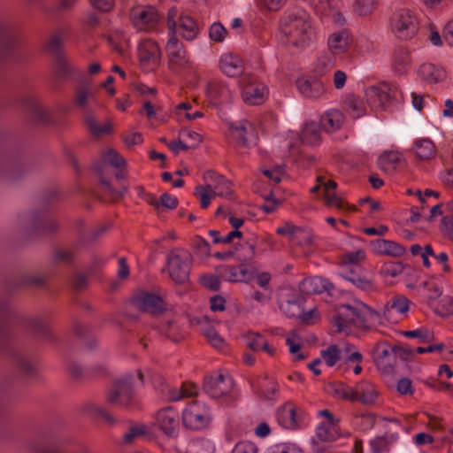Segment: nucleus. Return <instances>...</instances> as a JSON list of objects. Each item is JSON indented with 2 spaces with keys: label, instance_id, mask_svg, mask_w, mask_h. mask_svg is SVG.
Listing matches in <instances>:
<instances>
[{
  "label": "nucleus",
  "instance_id": "nucleus-15",
  "mask_svg": "<svg viewBox=\"0 0 453 453\" xmlns=\"http://www.w3.org/2000/svg\"><path fill=\"white\" fill-rule=\"evenodd\" d=\"M242 97L243 101L250 105H259L265 100V87L257 82L252 77H243L240 81Z\"/></svg>",
  "mask_w": 453,
  "mask_h": 453
},
{
  "label": "nucleus",
  "instance_id": "nucleus-51",
  "mask_svg": "<svg viewBox=\"0 0 453 453\" xmlns=\"http://www.w3.org/2000/svg\"><path fill=\"white\" fill-rule=\"evenodd\" d=\"M325 203L326 205L335 207L338 210L357 211V206L349 204L342 197L338 196L336 193L325 192Z\"/></svg>",
  "mask_w": 453,
  "mask_h": 453
},
{
  "label": "nucleus",
  "instance_id": "nucleus-52",
  "mask_svg": "<svg viewBox=\"0 0 453 453\" xmlns=\"http://www.w3.org/2000/svg\"><path fill=\"white\" fill-rule=\"evenodd\" d=\"M349 43V33L341 31L334 33L328 39L329 50L343 51Z\"/></svg>",
  "mask_w": 453,
  "mask_h": 453
},
{
  "label": "nucleus",
  "instance_id": "nucleus-29",
  "mask_svg": "<svg viewBox=\"0 0 453 453\" xmlns=\"http://www.w3.org/2000/svg\"><path fill=\"white\" fill-rule=\"evenodd\" d=\"M221 71L229 77H238L244 71L242 59L232 53L225 54L219 61Z\"/></svg>",
  "mask_w": 453,
  "mask_h": 453
},
{
  "label": "nucleus",
  "instance_id": "nucleus-6",
  "mask_svg": "<svg viewBox=\"0 0 453 453\" xmlns=\"http://www.w3.org/2000/svg\"><path fill=\"white\" fill-rule=\"evenodd\" d=\"M193 263L191 253L181 248L171 250L166 256V266L170 278L179 285L189 281Z\"/></svg>",
  "mask_w": 453,
  "mask_h": 453
},
{
  "label": "nucleus",
  "instance_id": "nucleus-36",
  "mask_svg": "<svg viewBox=\"0 0 453 453\" xmlns=\"http://www.w3.org/2000/svg\"><path fill=\"white\" fill-rule=\"evenodd\" d=\"M412 150L420 160H430L435 157L436 149L432 140L420 139L413 143Z\"/></svg>",
  "mask_w": 453,
  "mask_h": 453
},
{
  "label": "nucleus",
  "instance_id": "nucleus-43",
  "mask_svg": "<svg viewBox=\"0 0 453 453\" xmlns=\"http://www.w3.org/2000/svg\"><path fill=\"white\" fill-rule=\"evenodd\" d=\"M107 225H101L91 229L88 234H80L78 238L79 245L87 247L96 243L108 229Z\"/></svg>",
  "mask_w": 453,
  "mask_h": 453
},
{
  "label": "nucleus",
  "instance_id": "nucleus-21",
  "mask_svg": "<svg viewBox=\"0 0 453 453\" xmlns=\"http://www.w3.org/2000/svg\"><path fill=\"white\" fill-rule=\"evenodd\" d=\"M395 88L391 85L382 82L366 88L365 96L371 104L384 106V104L393 99Z\"/></svg>",
  "mask_w": 453,
  "mask_h": 453
},
{
  "label": "nucleus",
  "instance_id": "nucleus-2",
  "mask_svg": "<svg viewBox=\"0 0 453 453\" xmlns=\"http://www.w3.org/2000/svg\"><path fill=\"white\" fill-rule=\"evenodd\" d=\"M314 32L304 12H286L280 19V42L292 53L309 45Z\"/></svg>",
  "mask_w": 453,
  "mask_h": 453
},
{
  "label": "nucleus",
  "instance_id": "nucleus-58",
  "mask_svg": "<svg viewBox=\"0 0 453 453\" xmlns=\"http://www.w3.org/2000/svg\"><path fill=\"white\" fill-rule=\"evenodd\" d=\"M212 191V184H206L205 186H197L195 188L194 195L200 198L201 208L206 209L213 196L210 195Z\"/></svg>",
  "mask_w": 453,
  "mask_h": 453
},
{
  "label": "nucleus",
  "instance_id": "nucleus-55",
  "mask_svg": "<svg viewBox=\"0 0 453 453\" xmlns=\"http://www.w3.org/2000/svg\"><path fill=\"white\" fill-rule=\"evenodd\" d=\"M335 58L334 54L329 51L321 55L318 58L316 65V72L320 77L326 73L334 65Z\"/></svg>",
  "mask_w": 453,
  "mask_h": 453
},
{
  "label": "nucleus",
  "instance_id": "nucleus-20",
  "mask_svg": "<svg viewBox=\"0 0 453 453\" xmlns=\"http://www.w3.org/2000/svg\"><path fill=\"white\" fill-rule=\"evenodd\" d=\"M54 75L60 81H76L82 82L84 74L81 71L73 66L65 56L54 58Z\"/></svg>",
  "mask_w": 453,
  "mask_h": 453
},
{
  "label": "nucleus",
  "instance_id": "nucleus-19",
  "mask_svg": "<svg viewBox=\"0 0 453 453\" xmlns=\"http://www.w3.org/2000/svg\"><path fill=\"white\" fill-rule=\"evenodd\" d=\"M391 348L386 342H378L372 351L377 367L385 373L391 372L395 366Z\"/></svg>",
  "mask_w": 453,
  "mask_h": 453
},
{
  "label": "nucleus",
  "instance_id": "nucleus-5",
  "mask_svg": "<svg viewBox=\"0 0 453 453\" xmlns=\"http://www.w3.org/2000/svg\"><path fill=\"white\" fill-rule=\"evenodd\" d=\"M58 196L57 191H50L42 197V210H35L29 216V226L27 233L29 235L41 236L56 232L58 228V222L48 214L47 206Z\"/></svg>",
  "mask_w": 453,
  "mask_h": 453
},
{
  "label": "nucleus",
  "instance_id": "nucleus-28",
  "mask_svg": "<svg viewBox=\"0 0 453 453\" xmlns=\"http://www.w3.org/2000/svg\"><path fill=\"white\" fill-rule=\"evenodd\" d=\"M138 53L142 65L157 66L159 64L160 50L155 42L147 41L140 44Z\"/></svg>",
  "mask_w": 453,
  "mask_h": 453
},
{
  "label": "nucleus",
  "instance_id": "nucleus-26",
  "mask_svg": "<svg viewBox=\"0 0 453 453\" xmlns=\"http://www.w3.org/2000/svg\"><path fill=\"white\" fill-rule=\"evenodd\" d=\"M206 93L210 100L216 105L231 102L232 93L230 89L220 81H211L208 82Z\"/></svg>",
  "mask_w": 453,
  "mask_h": 453
},
{
  "label": "nucleus",
  "instance_id": "nucleus-12",
  "mask_svg": "<svg viewBox=\"0 0 453 453\" xmlns=\"http://www.w3.org/2000/svg\"><path fill=\"white\" fill-rule=\"evenodd\" d=\"M130 18L136 27L140 29H152L159 22L161 15L153 6L138 5L131 9Z\"/></svg>",
  "mask_w": 453,
  "mask_h": 453
},
{
  "label": "nucleus",
  "instance_id": "nucleus-54",
  "mask_svg": "<svg viewBox=\"0 0 453 453\" xmlns=\"http://www.w3.org/2000/svg\"><path fill=\"white\" fill-rule=\"evenodd\" d=\"M86 126L88 131L94 136H101L103 134H110L111 131V125L110 123H106L104 125H98L96 119L92 116H86L85 119Z\"/></svg>",
  "mask_w": 453,
  "mask_h": 453
},
{
  "label": "nucleus",
  "instance_id": "nucleus-57",
  "mask_svg": "<svg viewBox=\"0 0 453 453\" xmlns=\"http://www.w3.org/2000/svg\"><path fill=\"white\" fill-rule=\"evenodd\" d=\"M104 162L109 163L115 168L126 166V159L114 149H108L103 155Z\"/></svg>",
  "mask_w": 453,
  "mask_h": 453
},
{
  "label": "nucleus",
  "instance_id": "nucleus-3",
  "mask_svg": "<svg viewBox=\"0 0 453 453\" xmlns=\"http://www.w3.org/2000/svg\"><path fill=\"white\" fill-rule=\"evenodd\" d=\"M358 306L340 304L335 308L332 322L336 333L349 332L351 326L368 329L380 318V313L367 304L357 302Z\"/></svg>",
  "mask_w": 453,
  "mask_h": 453
},
{
  "label": "nucleus",
  "instance_id": "nucleus-40",
  "mask_svg": "<svg viewBox=\"0 0 453 453\" xmlns=\"http://www.w3.org/2000/svg\"><path fill=\"white\" fill-rule=\"evenodd\" d=\"M255 242L245 241L243 242H239L234 247L235 257L239 262L249 265V263L255 257Z\"/></svg>",
  "mask_w": 453,
  "mask_h": 453
},
{
  "label": "nucleus",
  "instance_id": "nucleus-16",
  "mask_svg": "<svg viewBox=\"0 0 453 453\" xmlns=\"http://www.w3.org/2000/svg\"><path fill=\"white\" fill-rule=\"evenodd\" d=\"M156 423L159 429L170 438L178 436L179 413L172 406L165 407L157 411Z\"/></svg>",
  "mask_w": 453,
  "mask_h": 453
},
{
  "label": "nucleus",
  "instance_id": "nucleus-24",
  "mask_svg": "<svg viewBox=\"0 0 453 453\" xmlns=\"http://www.w3.org/2000/svg\"><path fill=\"white\" fill-rule=\"evenodd\" d=\"M79 248L77 245L55 247L51 253V262L56 265L75 266Z\"/></svg>",
  "mask_w": 453,
  "mask_h": 453
},
{
  "label": "nucleus",
  "instance_id": "nucleus-31",
  "mask_svg": "<svg viewBox=\"0 0 453 453\" xmlns=\"http://www.w3.org/2000/svg\"><path fill=\"white\" fill-rule=\"evenodd\" d=\"M419 77L427 83H438L446 78L445 71L431 63H425L419 66Z\"/></svg>",
  "mask_w": 453,
  "mask_h": 453
},
{
  "label": "nucleus",
  "instance_id": "nucleus-46",
  "mask_svg": "<svg viewBox=\"0 0 453 453\" xmlns=\"http://www.w3.org/2000/svg\"><path fill=\"white\" fill-rule=\"evenodd\" d=\"M344 109L352 118L357 119L364 114L363 103L355 95H348L343 102Z\"/></svg>",
  "mask_w": 453,
  "mask_h": 453
},
{
  "label": "nucleus",
  "instance_id": "nucleus-8",
  "mask_svg": "<svg viewBox=\"0 0 453 453\" xmlns=\"http://www.w3.org/2000/svg\"><path fill=\"white\" fill-rule=\"evenodd\" d=\"M181 418L183 426L192 431L207 428L212 420L209 406L198 401L189 403L183 410Z\"/></svg>",
  "mask_w": 453,
  "mask_h": 453
},
{
  "label": "nucleus",
  "instance_id": "nucleus-33",
  "mask_svg": "<svg viewBox=\"0 0 453 453\" xmlns=\"http://www.w3.org/2000/svg\"><path fill=\"white\" fill-rule=\"evenodd\" d=\"M104 163L97 162L94 165V170L98 174L100 179V183L104 187V191L108 193L113 199H120L127 191V187L122 185L119 189H115L111 182L106 180L104 177Z\"/></svg>",
  "mask_w": 453,
  "mask_h": 453
},
{
  "label": "nucleus",
  "instance_id": "nucleus-23",
  "mask_svg": "<svg viewBox=\"0 0 453 453\" xmlns=\"http://www.w3.org/2000/svg\"><path fill=\"white\" fill-rule=\"evenodd\" d=\"M369 246L372 251L377 255L402 257L406 251L404 246L386 239L372 240L369 242Z\"/></svg>",
  "mask_w": 453,
  "mask_h": 453
},
{
  "label": "nucleus",
  "instance_id": "nucleus-13",
  "mask_svg": "<svg viewBox=\"0 0 453 453\" xmlns=\"http://www.w3.org/2000/svg\"><path fill=\"white\" fill-rule=\"evenodd\" d=\"M132 304L142 311L160 314L166 310L163 298L154 293L142 291L133 296Z\"/></svg>",
  "mask_w": 453,
  "mask_h": 453
},
{
  "label": "nucleus",
  "instance_id": "nucleus-37",
  "mask_svg": "<svg viewBox=\"0 0 453 453\" xmlns=\"http://www.w3.org/2000/svg\"><path fill=\"white\" fill-rule=\"evenodd\" d=\"M24 106L30 111L33 120L39 124H45L50 121L48 112L41 107L37 101L29 96L23 100Z\"/></svg>",
  "mask_w": 453,
  "mask_h": 453
},
{
  "label": "nucleus",
  "instance_id": "nucleus-63",
  "mask_svg": "<svg viewBox=\"0 0 453 453\" xmlns=\"http://www.w3.org/2000/svg\"><path fill=\"white\" fill-rule=\"evenodd\" d=\"M403 268L402 262H389L383 265L381 272L386 276L396 277L403 273Z\"/></svg>",
  "mask_w": 453,
  "mask_h": 453
},
{
  "label": "nucleus",
  "instance_id": "nucleus-53",
  "mask_svg": "<svg viewBox=\"0 0 453 453\" xmlns=\"http://www.w3.org/2000/svg\"><path fill=\"white\" fill-rule=\"evenodd\" d=\"M377 5V0H355L353 4V12L361 17L367 16L374 12Z\"/></svg>",
  "mask_w": 453,
  "mask_h": 453
},
{
  "label": "nucleus",
  "instance_id": "nucleus-48",
  "mask_svg": "<svg viewBox=\"0 0 453 453\" xmlns=\"http://www.w3.org/2000/svg\"><path fill=\"white\" fill-rule=\"evenodd\" d=\"M409 304L410 301L406 297L392 299L385 305L384 315L388 318L393 311L405 314L409 311Z\"/></svg>",
  "mask_w": 453,
  "mask_h": 453
},
{
  "label": "nucleus",
  "instance_id": "nucleus-4",
  "mask_svg": "<svg viewBox=\"0 0 453 453\" xmlns=\"http://www.w3.org/2000/svg\"><path fill=\"white\" fill-rule=\"evenodd\" d=\"M178 10L172 7L167 13V27L169 39L166 44L168 68L178 75H189L195 72L194 64L190 61L183 45L179 43L176 37Z\"/></svg>",
  "mask_w": 453,
  "mask_h": 453
},
{
  "label": "nucleus",
  "instance_id": "nucleus-14",
  "mask_svg": "<svg viewBox=\"0 0 453 453\" xmlns=\"http://www.w3.org/2000/svg\"><path fill=\"white\" fill-rule=\"evenodd\" d=\"M233 385L231 378H226L222 373L206 375L203 379V391L212 398H220L226 395Z\"/></svg>",
  "mask_w": 453,
  "mask_h": 453
},
{
  "label": "nucleus",
  "instance_id": "nucleus-62",
  "mask_svg": "<svg viewBox=\"0 0 453 453\" xmlns=\"http://www.w3.org/2000/svg\"><path fill=\"white\" fill-rule=\"evenodd\" d=\"M402 334L408 338H418L423 343L429 342L433 339V334L426 328L403 331Z\"/></svg>",
  "mask_w": 453,
  "mask_h": 453
},
{
  "label": "nucleus",
  "instance_id": "nucleus-49",
  "mask_svg": "<svg viewBox=\"0 0 453 453\" xmlns=\"http://www.w3.org/2000/svg\"><path fill=\"white\" fill-rule=\"evenodd\" d=\"M46 279L41 275H22L15 280L13 286H10V289H13L23 286L42 287L45 285Z\"/></svg>",
  "mask_w": 453,
  "mask_h": 453
},
{
  "label": "nucleus",
  "instance_id": "nucleus-25",
  "mask_svg": "<svg viewBox=\"0 0 453 453\" xmlns=\"http://www.w3.org/2000/svg\"><path fill=\"white\" fill-rule=\"evenodd\" d=\"M230 134L242 147H249L251 143L250 135L254 134L253 125L246 120H241L238 124L231 123L229 126Z\"/></svg>",
  "mask_w": 453,
  "mask_h": 453
},
{
  "label": "nucleus",
  "instance_id": "nucleus-60",
  "mask_svg": "<svg viewBox=\"0 0 453 453\" xmlns=\"http://www.w3.org/2000/svg\"><path fill=\"white\" fill-rule=\"evenodd\" d=\"M203 335L207 338L209 342L215 349H222V348L224 347V339L218 334V332L213 326H208L206 328H204Z\"/></svg>",
  "mask_w": 453,
  "mask_h": 453
},
{
  "label": "nucleus",
  "instance_id": "nucleus-56",
  "mask_svg": "<svg viewBox=\"0 0 453 453\" xmlns=\"http://www.w3.org/2000/svg\"><path fill=\"white\" fill-rule=\"evenodd\" d=\"M312 241L313 234L310 231L297 226L294 233L291 242L298 246L305 247L311 245Z\"/></svg>",
  "mask_w": 453,
  "mask_h": 453
},
{
  "label": "nucleus",
  "instance_id": "nucleus-32",
  "mask_svg": "<svg viewBox=\"0 0 453 453\" xmlns=\"http://www.w3.org/2000/svg\"><path fill=\"white\" fill-rule=\"evenodd\" d=\"M279 424L287 429L295 428L297 426L296 408L291 403H286L277 411Z\"/></svg>",
  "mask_w": 453,
  "mask_h": 453
},
{
  "label": "nucleus",
  "instance_id": "nucleus-35",
  "mask_svg": "<svg viewBox=\"0 0 453 453\" xmlns=\"http://www.w3.org/2000/svg\"><path fill=\"white\" fill-rule=\"evenodd\" d=\"M344 116L338 110H331L321 116L319 124L326 132H334L341 128Z\"/></svg>",
  "mask_w": 453,
  "mask_h": 453
},
{
  "label": "nucleus",
  "instance_id": "nucleus-18",
  "mask_svg": "<svg viewBox=\"0 0 453 453\" xmlns=\"http://www.w3.org/2000/svg\"><path fill=\"white\" fill-rule=\"evenodd\" d=\"M344 280L351 282L354 286L363 291L374 290L372 279L358 265H350L349 268L342 274Z\"/></svg>",
  "mask_w": 453,
  "mask_h": 453
},
{
  "label": "nucleus",
  "instance_id": "nucleus-27",
  "mask_svg": "<svg viewBox=\"0 0 453 453\" xmlns=\"http://www.w3.org/2000/svg\"><path fill=\"white\" fill-rule=\"evenodd\" d=\"M304 302L305 298L301 293L292 292L285 300L281 301L280 309L287 317L298 319L300 314H302Z\"/></svg>",
  "mask_w": 453,
  "mask_h": 453
},
{
  "label": "nucleus",
  "instance_id": "nucleus-59",
  "mask_svg": "<svg viewBox=\"0 0 453 453\" xmlns=\"http://www.w3.org/2000/svg\"><path fill=\"white\" fill-rule=\"evenodd\" d=\"M321 357L327 366H334L341 359V351L337 345L332 344L326 349L321 350Z\"/></svg>",
  "mask_w": 453,
  "mask_h": 453
},
{
  "label": "nucleus",
  "instance_id": "nucleus-34",
  "mask_svg": "<svg viewBox=\"0 0 453 453\" xmlns=\"http://www.w3.org/2000/svg\"><path fill=\"white\" fill-rule=\"evenodd\" d=\"M328 286L332 287V284H324L320 277H311L303 279L299 284V289L303 296L313 295L329 291Z\"/></svg>",
  "mask_w": 453,
  "mask_h": 453
},
{
  "label": "nucleus",
  "instance_id": "nucleus-39",
  "mask_svg": "<svg viewBox=\"0 0 453 453\" xmlns=\"http://www.w3.org/2000/svg\"><path fill=\"white\" fill-rule=\"evenodd\" d=\"M178 29L180 35L187 41L194 40L198 35V27L196 22L189 16H180L178 20Z\"/></svg>",
  "mask_w": 453,
  "mask_h": 453
},
{
  "label": "nucleus",
  "instance_id": "nucleus-7",
  "mask_svg": "<svg viewBox=\"0 0 453 453\" xmlns=\"http://www.w3.org/2000/svg\"><path fill=\"white\" fill-rule=\"evenodd\" d=\"M133 382L134 376L132 374H127L115 380L112 388L107 395V403L127 410L137 408Z\"/></svg>",
  "mask_w": 453,
  "mask_h": 453
},
{
  "label": "nucleus",
  "instance_id": "nucleus-45",
  "mask_svg": "<svg viewBox=\"0 0 453 453\" xmlns=\"http://www.w3.org/2000/svg\"><path fill=\"white\" fill-rule=\"evenodd\" d=\"M338 426L321 424L318 426L316 435L321 441H334L340 437Z\"/></svg>",
  "mask_w": 453,
  "mask_h": 453
},
{
  "label": "nucleus",
  "instance_id": "nucleus-41",
  "mask_svg": "<svg viewBox=\"0 0 453 453\" xmlns=\"http://www.w3.org/2000/svg\"><path fill=\"white\" fill-rule=\"evenodd\" d=\"M403 155L399 151H384L378 158V165L383 171L395 169L396 165L403 162Z\"/></svg>",
  "mask_w": 453,
  "mask_h": 453
},
{
  "label": "nucleus",
  "instance_id": "nucleus-64",
  "mask_svg": "<svg viewBox=\"0 0 453 453\" xmlns=\"http://www.w3.org/2000/svg\"><path fill=\"white\" fill-rule=\"evenodd\" d=\"M232 453H257V448L251 441H239L234 446Z\"/></svg>",
  "mask_w": 453,
  "mask_h": 453
},
{
  "label": "nucleus",
  "instance_id": "nucleus-11",
  "mask_svg": "<svg viewBox=\"0 0 453 453\" xmlns=\"http://www.w3.org/2000/svg\"><path fill=\"white\" fill-rule=\"evenodd\" d=\"M216 270L221 279L230 282H247L254 278L256 273L252 265L241 262L237 265H221Z\"/></svg>",
  "mask_w": 453,
  "mask_h": 453
},
{
  "label": "nucleus",
  "instance_id": "nucleus-50",
  "mask_svg": "<svg viewBox=\"0 0 453 453\" xmlns=\"http://www.w3.org/2000/svg\"><path fill=\"white\" fill-rule=\"evenodd\" d=\"M331 394L338 398L352 403L353 388L349 387L344 382H333L328 384Z\"/></svg>",
  "mask_w": 453,
  "mask_h": 453
},
{
  "label": "nucleus",
  "instance_id": "nucleus-47",
  "mask_svg": "<svg viewBox=\"0 0 453 453\" xmlns=\"http://www.w3.org/2000/svg\"><path fill=\"white\" fill-rule=\"evenodd\" d=\"M431 308L440 317L453 316V297L445 296L440 301L435 302Z\"/></svg>",
  "mask_w": 453,
  "mask_h": 453
},
{
  "label": "nucleus",
  "instance_id": "nucleus-30",
  "mask_svg": "<svg viewBox=\"0 0 453 453\" xmlns=\"http://www.w3.org/2000/svg\"><path fill=\"white\" fill-rule=\"evenodd\" d=\"M321 125L315 121L306 123L301 133L300 139L303 144L315 146L321 142Z\"/></svg>",
  "mask_w": 453,
  "mask_h": 453
},
{
  "label": "nucleus",
  "instance_id": "nucleus-10",
  "mask_svg": "<svg viewBox=\"0 0 453 453\" xmlns=\"http://www.w3.org/2000/svg\"><path fill=\"white\" fill-rule=\"evenodd\" d=\"M18 42L15 25L7 19H0V61L11 57Z\"/></svg>",
  "mask_w": 453,
  "mask_h": 453
},
{
  "label": "nucleus",
  "instance_id": "nucleus-38",
  "mask_svg": "<svg viewBox=\"0 0 453 453\" xmlns=\"http://www.w3.org/2000/svg\"><path fill=\"white\" fill-rule=\"evenodd\" d=\"M398 439L397 434L385 433L370 441L372 453H388L390 445Z\"/></svg>",
  "mask_w": 453,
  "mask_h": 453
},
{
  "label": "nucleus",
  "instance_id": "nucleus-61",
  "mask_svg": "<svg viewBox=\"0 0 453 453\" xmlns=\"http://www.w3.org/2000/svg\"><path fill=\"white\" fill-rule=\"evenodd\" d=\"M231 187H232L231 181L226 180L224 177L217 184L212 185L213 196L227 197V196H231L233 193Z\"/></svg>",
  "mask_w": 453,
  "mask_h": 453
},
{
  "label": "nucleus",
  "instance_id": "nucleus-44",
  "mask_svg": "<svg viewBox=\"0 0 453 453\" xmlns=\"http://www.w3.org/2000/svg\"><path fill=\"white\" fill-rule=\"evenodd\" d=\"M63 32L65 31L63 30ZM44 47L47 51L53 55L54 58L65 56L63 52L62 31L59 30L54 33L46 42Z\"/></svg>",
  "mask_w": 453,
  "mask_h": 453
},
{
  "label": "nucleus",
  "instance_id": "nucleus-9",
  "mask_svg": "<svg viewBox=\"0 0 453 453\" xmlns=\"http://www.w3.org/2000/svg\"><path fill=\"white\" fill-rule=\"evenodd\" d=\"M391 26L395 35L402 40L412 38L418 30L417 19L406 9H403L395 14Z\"/></svg>",
  "mask_w": 453,
  "mask_h": 453
},
{
  "label": "nucleus",
  "instance_id": "nucleus-42",
  "mask_svg": "<svg viewBox=\"0 0 453 453\" xmlns=\"http://www.w3.org/2000/svg\"><path fill=\"white\" fill-rule=\"evenodd\" d=\"M410 65V54L407 49L399 47L395 49L393 58V67L396 73L403 74Z\"/></svg>",
  "mask_w": 453,
  "mask_h": 453
},
{
  "label": "nucleus",
  "instance_id": "nucleus-22",
  "mask_svg": "<svg viewBox=\"0 0 453 453\" xmlns=\"http://www.w3.org/2000/svg\"><path fill=\"white\" fill-rule=\"evenodd\" d=\"M379 396L375 386L367 380L358 382L352 391V403L359 402L365 405L374 404Z\"/></svg>",
  "mask_w": 453,
  "mask_h": 453
},
{
  "label": "nucleus",
  "instance_id": "nucleus-1",
  "mask_svg": "<svg viewBox=\"0 0 453 453\" xmlns=\"http://www.w3.org/2000/svg\"><path fill=\"white\" fill-rule=\"evenodd\" d=\"M24 325L39 337L53 342L55 337L48 327L47 319L19 316L9 304L7 299L0 296V353L11 357L21 374L27 377L35 373V365L15 348L13 326Z\"/></svg>",
  "mask_w": 453,
  "mask_h": 453
},
{
  "label": "nucleus",
  "instance_id": "nucleus-17",
  "mask_svg": "<svg viewBox=\"0 0 453 453\" xmlns=\"http://www.w3.org/2000/svg\"><path fill=\"white\" fill-rule=\"evenodd\" d=\"M296 85L299 93L308 99L320 98L326 92L325 84L318 75L300 77Z\"/></svg>",
  "mask_w": 453,
  "mask_h": 453
}]
</instances>
